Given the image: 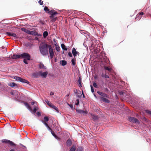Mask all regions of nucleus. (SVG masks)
<instances>
[{
    "label": "nucleus",
    "instance_id": "72a5a7b5",
    "mask_svg": "<svg viewBox=\"0 0 151 151\" xmlns=\"http://www.w3.org/2000/svg\"><path fill=\"white\" fill-rule=\"evenodd\" d=\"M76 61V58H75L72 59L71 60V62L73 65L74 66L76 64V63L75 62Z\"/></svg>",
    "mask_w": 151,
    "mask_h": 151
},
{
    "label": "nucleus",
    "instance_id": "58836bf2",
    "mask_svg": "<svg viewBox=\"0 0 151 151\" xmlns=\"http://www.w3.org/2000/svg\"><path fill=\"white\" fill-rule=\"evenodd\" d=\"M82 150L83 148L81 147H78L77 150V151H82Z\"/></svg>",
    "mask_w": 151,
    "mask_h": 151
},
{
    "label": "nucleus",
    "instance_id": "6e6552de",
    "mask_svg": "<svg viewBox=\"0 0 151 151\" xmlns=\"http://www.w3.org/2000/svg\"><path fill=\"white\" fill-rule=\"evenodd\" d=\"M47 74L48 72H47L42 73L41 71H40V76H41L42 78H46L47 77Z\"/></svg>",
    "mask_w": 151,
    "mask_h": 151
},
{
    "label": "nucleus",
    "instance_id": "9d476101",
    "mask_svg": "<svg viewBox=\"0 0 151 151\" xmlns=\"http://www.w3.org/2000/svg\"><path fill=\"white\" fill-rule=\"evenodd\" d=\"M97 93L99 94V95H101L102 97H106V98H108L109 97V95L106 94L104 93H103L98 91H97Z\"/></svg>",
    "mask_w": 151,
    "mask_h": 151
},
{
    "label": "nucleus",
    "instance_id": "b1692460",
    "mask_svg": "<svg viewBox=\"0 0 151 151\" xmlns=\"http://www.w3.org/2000/svg\"><path fill=\"white\" fill-rule=\"evenodd\" d=\"M8 86L11 87H14L17 86V85L14 82H12L9 83L8 84Z\"/></svg>",
    "mask_w": 151,
    "mask_h": 151
},
{
    "label": "nucleus",
    "instance_id": "603ef678",
    "mask_svg": "<svg viewBox=\"0 0 151 151\" xmlns=\"http://www.w3.org/2000/svg\"><path fill=\"white\" fill-rule=\"evenodd\" d=\"M37 114L38 116H40L41 115V113L40 112H37Z\"/></svg>",
    "mask_w": 151,
    "mask_h": 151
},
{
    "label": "nucleus",
    "instance_id": "6ab92c4d",
    "mask_svg": "<svg viewBox=\"0 0 151 151\" xmlns=\"http://www.w3.org/2000/svg\"><path fill=\"white\" fill-rule=\"evenodd\" d=\"M28 34L31 35H39L38 33H37L36 32H35L34 31H30L29 30V32H28Z\"/></svg>",
    "mask_w": 151,
    "mask_h": 151
},
{
    "label": "nucleus",
    "instance_id": "f704fd0d",
    "mask_svg": "<svg viewBox=\"0 0 151 151\" xmlns=\"http://www.w3.org/2000/svg\"><path fill=\"white\" fill-rule=\"evenodd\" d=\"M75 150L76 146L73 145L70 149V151H75Z\"/></svg>",
    "mask_w": 151,
    "mask_h": 151
},
{
    "label": "nucleus",
    "instance_id": "5fc2aeb1",
    "mask_svg": "<svg viewBox=\"0 0 151 151\" xmlns=\"http://www.w3.org/2000/svg\"><path fill=\"white\" fill-rule=\"evenodd\" d=\"M50 94L51 95H53L54 94V93L52 92H51L50 93Z\"/></svg>",
    "mask_w": 151,
    "mask_h": 151
},
{
    "label": "nucleus",
    "instance_id": "39448f33",
    "mask_svg": "<svg viewBox=\"0 0 151 151\" xmlns=\"http://www.w3.org/2000/svg\"><path fill=\"white\" fill-rule=\"evenodd\" d=\"M48 48L49 49V52L50 54V58H53L54 55V52L53 50L50 45H48Z\"/></svg>",
    "mask_w": 151,
    "mask_h": 151
},
{
    "label": "nucleus",
    "instance_id": "a878e982",
    "mask_svg": "<svg viewBox=\"0 0 151 151\" xmlns=\"http://www.w3.org/2000/svg\"><path fill=\"white\" fill-rule=\"evenodd\" d=\"M39 67L40 69H41V68H42L43 69H46V67L44 66V64H43L41 63H40V65L39 66Z\"/></svg>",
    "mask_w": 151,
    "mask_h": 151
},
{
    "label": "nucleus",
    "instance_id": "37998d69",
    "mask_svg": "<svg viewBox=\"0 0 151 151\" xmlns=\"http://www.w3.org/2000/svg\"><path fill=\"white\" fill-rule=\"evenodd\" d=\"M77 103L75 104L76 105H78L79 103V100L78 99H77L76 100Z\"/></svg>",
    "mask_w": 151,
    "mask_h": 151
},
{
    "label": "nucleus",
    "instance_id": "4be33fe9",
    "mask_svg": "<svg viewBox=\"0 0 151 151\" xmlns=\"http://www.w3.org/2000/svg\"><path fill=\"white\" fill-rule=\"evenodd\" d=\"M72 142L71 140L68 139L66 142L67 145L68 146H70L71 145Z\"/></svg>",
    "mask_w": 151,
    "mask_h": 151
},
{
    "label": "nucleus",
    "instance_id": "aec40b11",
    "mask_svg": "<svg viewBox=\"0 0 151 151\" xmlns=\"http://www.w3.org/2000/svg\"><path fill=\"white\" fill-rule=\"evenodd\" d=\"M48 13L50 14H53L54 15H56L58 14L57 12L53 9L49 11Z\"/></svg>",
    "mask_w": 151,
    "mask_h": 151
},
{
    "label": "nucleus",
    "instance_id": "c03bdc74",
    "mask_svg": "<svg viewBox=\"0 0 151 151\" xmlns=\"http://www.w3.org/2000/svg\"><path fill=\"white\" fill-rule=\"evenodd\" d=\"M43 1L41 0H39L38 3L40 5H42L43 4Z\"/></svg>",
    "mask_w": 151,
    "mask_h": 151
},
{
    "label": "nucleus",
    "instance_id": "423d86ee",
    "mask_svg": "<svg viewBox=\"0 0 151 151\" xmlns=\"http://www.w3.org/2000/svg\"><path fill=\"white\" fill-rule=\"evenodd\" d=\"M2 142L5 143L6 144H9L11 146H15L16 145L12 142L7 139H3L2 140Z\"/></svg>",
    "mask_w": 151,
    "mask_h": 151
},
{
    "label": "nucleus",
    "instance_id": "6e6d98bb",
    "mask_svg": "<svg viewBox=\"0 0 151 151\" xmlns=\"http://www.w3.org/2000/svg\"><path fill=\"white\" fill-rule=\"evenodd\" d=\"M50 17H55V16L56 15H54L53 14H50Z\"/></svg>",
    "mask_w": 151,
    "mask_h": 151
},
{
    "label": "nucleus",
    "instance_id": "09e8293b",
    "mask_svg": "<svg viewBox=\"0 0 151 151\" xmlns=\"http://www.w3.org/2000/svg\"><path fill=\"white\" fill-rule=\"evenodd\" d=\"M68 55L70 57H72V55L71 53L70 52H69L68 53Z\"/></svg>",
    "mask_w": 151,
    "mask_h": 151
},
{
    "label": "nucleus",
    "instance_id": "e433bc0d",
    "mask_svg": "<svg viewBox=\"0 0 151 151\" xmlns=\"http://www.w3.org/2000/svg\"><path fill=\"white\" fill-rule=\"evenodd\" d=\"M44 121H45V122H47L49 121V118L47 116H45L44 118Z\"/></svg>",
    "mask_w": 151,
    "mask_h": 151
},
{
    "label": "nucleus",
    "instance_id": "e2e57ef3",
    "mask_svg": "<svg viewBox=\"0 0 151 151\" xmlns=\"http://www.w3.org/2000/svg\"><path fill=\"white\" fill-rule=\"evenodd\" d=\"M55 45L56 46H56H58V45H57L56 43L55 44Z\"/></svg>",
    "mask_w": 151,
    "mask_h": 151
},
{
    "label": "nucleus",
    "instance_id": "bf43d9fd",
    "mask_svg": "<svg viewBox=\"0 0 151 151\" xmlns=\"http://www.w3.org/2000/svg\"><path fill=\"white\" fill-rule=\"evenodd\" d=\"M82 93H83V97L84 98L85 97V95H84L83 94V91H82Z\"/></svg>",
    "mask_w": 151,
    "mask_h": 151
},
{
    "label": "nucleus",
    "instance_id": "864d4df0",
    "mask_svg": "<svg viewBox=\"0 0 151 151\" xmlns=\"http://www.w3.org/2000/svg\"><path fill=\"white\" fill-rule=\"evenodd\" d=\"M147 113H148L149 114H150L151 115V111H147Z\"/></svg>",
    "mask_w": 151,
    "mask_h": 151
},
{
    "label": "nucleus",
    "instance_id": "f8f14e48",
    "mask_svg": "<svg viewBox=\"0 0 151 151\" xmlns=\"http://www.w3.org/2000/svg\"><path fill=\"white\" fill-rule=\"evenodd\" d=\"M100 101H102L107 103H109L110 102V101L108 100V99H107L104 97H100Z\"/></svg>",
    "mask_w": 151,
    "mask_h": 151
},
{
    "label": "nucleus",
    "instance_id": "774afa93",
    "mask_svg": "<svg viewBox=\"0 0 151 151\" xmlns=\"http://www.w3.org/2000/svg\"><path fill=\"white\" fill-rule=\"evenodd\" d=\"M37 39H38V38H36V40H37Z\"/></svg>",
    "mask_w": 151,
    "mask_h": 151
},
{
    "label": "nucleus",
    "instance_id": "4468645a",
    "mask_svg": "<svg viewBox=\"0 0 151 151\" xmlns=\"http://www.w3.org/2000/svg\"><path fill=\"white\" fill-rule=\"evenodd\" d=\"M34 78H37L40 76V71L39 72L34 73L32 74Z\"/></svg>",
    "mask_w": 151,
    "mask_h": 151
},
{
    "label": "nucleus",
    "instance_id": "79ce46f5",
    "mask_svg": "<svg viewBox=\"0 0 151 151\" xmlns=\"http://www.w3.org/2000/svg\"><path fill=\"white\" fill-rule=\"evenodd\" d=\"M82 94L80 91H79V93H78L77 94V96L80 98Z\"/></svg>",
    "mask_w": 151,
    "mask_h": 151
},
{
    "label": "nucleus",
    "instance_id": "ea45409f",
    "mask_svg": "<svg viewBox=\"0 0 151 151\" xmlns=\"http://www.w3.org/2000/svg\"><path fill=\"white\" fill-rule=\"evenodd\" d=\"M55 49L57 51L59 52L60 50V47L59 46H58L56 47Z\"/></svg>",
    "mask_w": 151,
    "mask_h": 151
},
{
    "label": "nucleus",
    "instance_id": "9b49d317",
    "mask_svg": "<svg viewBox=\"0 0 151 151\" xmlns=\"http://www.w3.org/2000/svg\"><path fill=\"white\" fill-rule=\"evenodd\" d=\"M124 91L123 90V96H124L125 95H126L125 96V97L124 98H123V99L125 100L126 101H129V100L130 99H129V96L126 93H125Z\"/></svg>",
    "mask_w": 151,
    "mask_h": 151
},
{
    "label": "nucleus",
    "instance_id": "c756f323",
    "mask_svg": "<svg viewBox=\"0 0 151 151\" xmlns=\"http://www.w3.org/2000/svg\"><path fill=\"white\" fill-rule=\"evenodd\" d=\"M48 33L47 31H45L43 33V36L44 38H46L48 35Z\"/></svg>",
    "mask_w": 151,
    "mask_h": 151
},
{
    "label": "nucleus",
    "instance_id": "680f3d73",
    "mask_svg": "<svg viewBox=\"0 0 151 151\" xmlns=\"http://www.w3.org/2000/svg\"><path fill=\"white\" fill-rule=\"evenodd\" d=\"M105 90L106 91H108V89L107 88H105Z\"/></svg>",
    "mask_w": 151,
    "mask_h": 151
},
{
    "label": "nucleus",
    "instance_id": "a19ab883",
    "mask_svg": "<svg viewBox=\"0 0 151 151\" xmlns=\"http://www.w3.org/2000/svg\"><path fill=\"white\" fill-rule=\"evenodd\" d=\"M37 109H37V107H35L34 108L33 110V112H34V113H36V111Z\"/></svg>",
    "mask_w": 151,
    "mask_h": 151
},
{
    "label": "nucleus",
    "instance_id": "f257e3e1",
    "mask_svg": "<svg viewBox=\"0 0 151 151\" xmlns=\"http://www.w3.org/2000/svg\"><path fill=\"white\" fill-rule=\"evenodd\" d=\"M48 45L47 44L42 42L39 46V49L41 53L43 55H48Z\"/></svg>",
    "mask_w": 151,
    "mask_h": 151
},
{
    "label": "nucleus",
    "instance_id": "5701e85b",
    "mask_svg": "<svg viewBox=\"0 0 151 151\" xmlns=\"http://www.w3.org/2000/svg\"><path fill=\"white\" fill-rule=\"evenodd\" d=\"M42 122L45 125L49 130H51V129L49 127L47 123L43 121H42Z\"/></svg>",
    "mask_w": 151,
    "mask_h": 151
},
{
    "label": "nucleus",
    "instance_id": "c9c22d12",
    "mask_svg": "<svg viewBox=\"0 0 151 151\" xmlns=\"http://www.w3.org/2000/svg\"><path fill=\"white\" fill-rule=\"evenodd\" d=\"M45 101L47 103V104L50 106L52 104L51 102H50L49 101H48L47 99H46L45 100Z\"/></svg>",
    "mask_w": 151,
    "mask_h": 151
},
{
    "label": "nucleus",
    "instance_id": "0e129e2a",
    "mask_svg": "<svg viewBox=\"0 0 151 151\" xmlns=\"http://www.w3.org/2000/svg\"><path fill=\"white\" fill-rule=\"evenodd\" d=\"M53 41H54V42H55L56 43L55 40V39H54Z\"/></svg>",
    "mask_w": 151,
    "mask_h": 151
},
{
    "label": "nucleus",
    "instance_id": "7ed1b4c3",
    "mask_svg": "<svg viewBox=\"0 0 151 151\" xmlns=\"http://www.w3.org/2000/svg\"><path fill=\"white\" fill-rule=\"evenodd\" d=\"M14 78L17 81H20L23 83L28 84L29 83V81H27L19 76H14Z\"/></svg>",
    "mask_w": 151,
    "mask_h": 151
},
{
    "label": "nucleus",
    "instance_id": "a18cd8bd",
    "mask_svg": "<svg viewBox=\"0 0 151 151\" xmlns=\"http://www.w3.org/2000/svg\"><path fill=\"white\" fill-rule=\"evenodd\" d=\"M91 91L93 93L94 92V90L92 86V85H91Z\"/></svg>",
    "mask_w": 151,
    "mask_h": 151
},
{
    "label": "nucleus",
    "instance_id": "bb28decb",
    "mask_svg": "<svg viewBox=\"0 0 151 151\" xmlns=\"http://www.w3.org/2000/svg\"><path fill=\"white\" fill-rule=\"evenodd\" d=\"M60 63L61 65L64 66L67 64V62L65 60H62L60 61Z\"/></svg>",
    "mask_w": 151,
    "mask_h": 151
},
{
    "label": "nucleus",
    "instance_id": "7c9ffc66",
    "mask_svg": "<svg viewBox=\"0 0 151 151\" xmlns=\"http://www.w3.org/2000/svg\"><path fill=\"white\" fill-rule=\"evenodd\" d=\"M61 47L63 50H67V48L66 47L65 45L63 44H61Z\"/></svg>",
    "mask_w": 151,
    "mask_h": 151
},
{
    "label": "nucleus",
    "instance_id": "dca6fc26",
    "mask_svg": "<svg viewBox=\"0 0 151 151\" xmlns=\"http://www.w3.org/2000/svg\"><path fill=\"white\" fill-rule=\"evenodd\" d=\"M91 115L92 118L94 121L97 120L98 119L99 117L98 116L92 114H91Z\"/></svg>",
    "mask_w": 151,
    "mask_h": 151
},
{
    "label": "nucleus",
    "instance_id": "338daca9",
    "mask_svg": "<svg viewBox=\"0 0 151 151\" xmlns=\"http://www.w3.org/2000/svg\"><path fill=\"white\" fill-rule=\"evenodd\" d=\"M69 96V94H68L67 95V96Z\"/></svg>",
    "mask_w": 151,
    "mask_h": 151
},
{
    "label": "nucleus",
    "instance_id": "1a4fd4ad",
    "mask_svg": "<svg viewBox=\"0 0 151 151\" xmlns=\"http://www.w3.org/2000/svg\"><path fill=\"white\" fill-rule=\"evenodd\" d=\"M72 54L73 56L75 57L77 56V55L78 54V55H79V53L78 52H77L76 49L74 48H73L72 49Z\"/></svg>",
    "mask_w": 151,
    "mask_h": 151
},
{
    "label": "nucleus",
    "instance_id": "49530a36",
    "mask_svg": "<svg viewBox=\"0 0 151 151\" xmlns=\"http://www.w3.org/2000/svg\"><path fill=\"white\" fill-rule=\"evenodd\" d=\"M73 91L76 94L78 92L76 88L74 89Z\"/></svg>",
    "mask_w": 151,
    "mask_h": 151
},
{
    "label": "nucleus",
    "instance_id": "c85d7f7f",
    "mask_svg": "<svg viewBox=\"0 0 151 151\" xmlns=\"http://www.w3.org/2000/svg\"><path fill=\"white\" fill-rule=\"evenodd\" d=\"M101 76L102 77H104L106 78H109V76L106 74L102 73L101 74Z\"/></svg>",
    "mask_w": 151,
    "mask_h": 151
},
{
    "label": "nucleus",
    "instance_id": "4d7b16f0",
    "mask_svg": "<svg viewBox=\"0 0 151 151\" xmlns=\"http://www.w3.org/2000/svg\"><path fill=\"white\" fill-rule=\"evenodd\" d=\"M143 14H144V13L143 12H141L139 13V14L140 15H143Z\"/></svg>",
    "mask_w": 151,
    "mask_h": 151
},
{
    "label": "nucleus",
    "instance_id": "3c124183",
    "mask_svg": "<svg viewBox=\"0 0 151 151\" xmlns=\"http://www.w3.org/2000/svg\"><path fill=\"white\" fill-rule=\"evenodd\" d=\"M69 105L70 107L72 109L73 107V105L71 104H69Z\"/></svg>",
    "mask_w": 151,
    "mask_h": 151
},
{
    "label": "nucleus",
    "instance_id": "f3484780",
    "mask_svg": "<svg viewBox=\"0 0 151 151\" xmlns=\"http://www.w3.org/2000/svg\"><path fill=\"white\" fill-rule=\"evenodd\" d=\"M21 58V54L20 55H16L14 54L12 56V58L13 59H18Z\"/></svg>",
    "mask_w": 151,
    "mask_h": 151
},
{
    "label": "nucleus",
    "instance_id": "69168bd1",
    "mask_svg": "<svg viewBox=\"0 0 151 151\" xmlns=\"http://www.w3.org/2000/svg\"><path fill=\"white\" fill-rule=\"evenodd\" d=\"M11 94L13 95V93L11 92Z\"/></svg>",
    "mask_w": 151,
    "mask_h": 151
},
{
    "label": "nucleus",
    "instance_id": "393cba45",
    "mask_svg": "<svg viewBox=\"0 0 151 151\" xmlns=\"http://www.w3.org/2000/svg\"><path fill=\"white\" fill-rule=\"evenodd\" d=\"M51 19V22H55L57 19V17H50Z\"/></svg>",
    "mask_w": 151,
    "mask_h": 151
},
{
    "label": "nucleus",
    "instance_id": "2eb2a0df",
    "mask_svg": "<svg viewBox=\"0 0 151 151\" xmlns=\"http://www.w3.org/2000/svg\"><path fill=\"white\" fill-rule=\"evenodd\" d=\"M22 102L27 107L29 110H31V111L32 110V109H31V107L29 105L28 103L26 102H24V101H22Z\"/></svg>",
    "mask_w": 151,
    "mask_h": 151
},
{
    "label": "nucleus",
    "instance_id": "f03ea898",
    "mask_svg": "<svg viewBox=\"0 0 151 151\" xmlns=\"http://www.w3.org/2000/svg\"><path fill=\"white\" fill-rule=\"evenodd\" d=\"M103 60L104 61H102V62H104V63H103V64L104 65V69L109 71V73H111L112 72H113V70L112 69L109 67L106 66V65H107V64L109 63V59L107 58H106L104 59Z\"/></svg>",
    "mask_w": 151,
    "mask_h": 151
},
{
    "label": "nucleus",
    "instance_id": "cd10ccee",
    "mask_svg": "<svg viewBox=\"0 0 151 151\" xmlns=\"http://www.w3.org/2000/svg\"><path fill=\"white\" fill-rule=\"evenodd\" d=\"M52 134L57 139H59L58 137L55 134V133L51 129V130H50Z\"/></svg>",
    "mask_w": 151,
    "mask_h": 151
},
{
    "label": "nucleus",
    "instance_id": "20e7f679",
    "mask_svg": "<svg viewBox=\"0 0 151 151\" xmlns=\"http://www.w3.org/2000/svg\"><path fill=\"white\" fill-rule=\"evenodd\" d=\"M21 58H26L27 60H30V55L27 53L23 52L21 54Z\"/></svg>",
    "mask_w": 151,
    "mask_h": 151
},
{
    "label": "nucleus",
    "instance_id": "13d9d810",
    "mask_svg": "<svg viewBox=\"0 0 151 151\" xmlns=\"http://www.w3.org/2000/svg\"><path fill=\"white\" fill-rule=\"evenodd\" d=\"M35 104V102L34 101H32L31 102V104L32 105H33Z\"/></svg>",
    "mask_w": 151,
    "mask_h": 151
},
{
    "label": "nucleus",
    "instance_id": "4c0bfd02",
    "mask_svg": "<svg viewBox=\"0 0 151 151\" xmlns=\"http://www.w3.org/2000/svg\"><path fill=\"white\" fill-rule=\"evenodd\" d=\"M44 9V10L46 12H47V11H49V9L46 6H45Z\"/></svg>",
    "mask_w": 151,
    "mask_h": 151
},
{
    "label": "nucleus",
    "instance_id": "ddd939ff",
    "mask_svg": "<svg viewBox=\"0 0 151 151\" xmlns=\"http://www.w3.org/2000/svg\"><path fill=\"white\" fill-rule=\"evenodd\" d=\"M6 34L8 35L14 37L15 38H17V36L15 33H11L10 32H7L6 33Z\"/></svg>",
    "mask_w": 151,
    "mask_h": 151
},
{
    "label": "nucleus",
    "instance_id": "0eeeda50",
    "mask_svg": "<svg viewBox=\"0 0 151 151\" xmlns=\"http://www.w3.org/2000/svg\"><path fill=\"white\" fill-rule=\"evenodd\" d=\"M129 120L130 122H132L133 123H139V122L138 119L134 117H129Z\"/></svg>",
    "mask_w": 151,
    "mask_h": 151
},
{
    "label": "nucleus",
    "instance_id": "052dcab7",
    "mask_svg": "<svg viewBox=\"0 0 151 151\" xmlns=\"http://www.w3.org/2000/svg\"><path fill=\"white\" fill-rule=\"evenodd\" d=\"M9 151H15V150H14V149H12Z\"/></svg>",
    "mask_w": 151,
    "mask_h": 151
},
{
    "label": "nucleus",
    "instance_id": "8fccbe9b",
    "mask_svg": "<svg viewBox=\"0 0 151 151\" xmlns=\"http://www.w3.org/2000/svg\"><path fill=\"white\" fill-rule=\"evenodd\" d=\"M93 85L94 87H95V88H97V84L96 83H95V82L93 83Z\"/></svg>",
    "mask_w": 151,
    "mask_h": 151
},
{
    "label": "nucleus",
    "instance_id": "de8ad7c7",
    "mask_svg": "<svg viewBox=\"0 0 151 151\" xmlns=\"http://www.w3.org/2000/svg\"><path fill=\"white\" fill-rule=\"evenodd\" d=\"M24 62L26 64H28V62L26 59H24L23 60Z\"/></svg>",
    "mask_w": 151,
    "mask_h": 151
},
{
    "label": "nucleus",
    "instance_id": "412c9836",
    "mask_svg": "<svg viewBox=\"0 0 151 151\" xmlns=\"http://www.w3.org/2000/svg\"><path fill=\"white\" fill-rule=\"evenodd\" d=\"M81 77H80L78 79V85L80 87H82V82H81Z\"/></svg>",
    "mask_w": 151,
    "mask_h": 151
},
{
    "label": "nucleus",
    "instance_id": "a211bd4d",
    "mask_svg": "<svg viewBox=\"0 0 151 151\" xmlns=\"http://www.w3.org/2000/svg\"><path fill=\"white\" fill-rule=\"evenodd\" d=\"M76 111L77 112L80 114L84 113L85 114H87L88 113V111H85L83 110L80 109H77Z\"/></svg>",
    "mask_w": 151,
    "mask_h": 151
},
{
    "label": "nucleus",
    "instance_id": "2f4dec72",
    "mask_svg": "<svg viewBox=\"0 0 151 151\" xmlns=\"http://www.w3.org/2000/svg\"><path fill=\"white\" fill-rule=\"evenodd\" d=\"M51 108L55 110L56 111H58V108L55 106H54L53 104H52L51 106H50Z\"/></svg>",
    "mask_w": 151,
    "mask_h": 151
},
{
    "label": "nucleus",
    "instance_id": "473e14b6",
    "mask_svg": "<svg viewBox=\"0 0 151 151\" xmlns=\"http://www.w3.org/2000/svg\"><path fill=\"white\" fill-rule=\"evenodd\" d=\"M21 29L23 31L27 33L28 34V32H29V30H28L27 29H26L25 28H22Z\"/></svg>",
    "mask_w": 151,
    "mask_h": 151
}]
</instances>
